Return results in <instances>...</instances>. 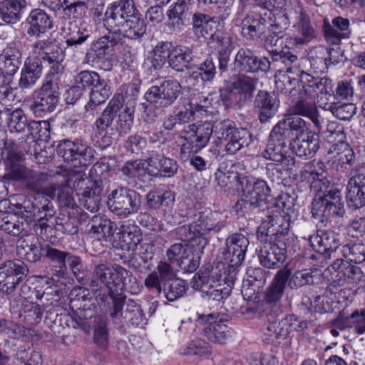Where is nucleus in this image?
Here are the masks:
<instances>
[{
    "mask_svg": "<svg viewBox=\"0 0 365 365\" xmlns=\"http://www.w3.org/2000/svg\"><path fill=\"white\" fill-rule=\"evenodd\" d=\"M290 218L289 216H277L268 222L264 221L257 228V238L263 242L273 240L282 242L286 245L289 240Z\"/></svg>",
    "mask_w": 365,
    "mask_h": 365,
    "instance_id": "obj_13",
    "label": "nucleus"
},
{
    "mask_svg": "<svg viewBox=\"0 0 365 365\" xmlns=\"http://www.w3.org/2000/svg\"><path fill=\"white\" fill-rule=\"evenodd\" d=\"M192 51L189 47L177 46L168 53L169 66L177 71H182L192 61Z\"/></svg>",
    "mask_w": 365,
    "mask_h": 365,
    "instance_id": "obj_40",
    "label": "nucleus"
},
{
    "mask_svg": "<svg viewBox=\"0 0 365 365\" xmlns=\"http://www.w3.org/2000/svg\"><path fill=\"white\" fill-rule=\"evenodd\" d=\"M148 206L150 209H158L162 205L168 206L174 202V195L171 191L150 190L146 196Z\"/></svg>",
    "mask_w": 365,
    "mask_h": 365,
    "instance_id": "obj_53",
    "label": "nucleus"
},
{
    "mask_svg": "<svg viewBox=\"0 0 365 365\" xmlns=\"http://www.w3.org/2000/svg\"><path fill=\"white\" fill-rule=\"evenodd\" d=\"M216 73V67L212 58H207L199 65L197 71L192 72L191 76L194 78H200L204 82H210L214 79Z\"/></svg>",
    "mask_w": 365,
    "mask_h": 365,
    "instance_id": "obj_58",
    "label": "nucleus"
},
{
    "mask_svg": "<svg viewBox=\"0 0 365 365\" xmlns=\"http://www.w3.org/2000/svg\"><path fill=\"white\" fill-rule=\"evenodd\" d=\"M22 214L28 219L29 222L37 220V226L41 229V234L43 230L46 232L49 230H56V219L55 210L51 201L42 196L35 199L31 204H25L23 207Z\"/></svg>",
    "mask_w": 365,
    "mask_h": 365,
    "instance_id": "obj_7",
    "label": "nucleus"
},
{
    "mask_svg": "<svg viewBox=\"0 0 365 365\" xmlns=\"http://www.w3.org/2000/svg\"><path fill=\"white\" fill-rule=\"evenodd\" d=\"M58 153L65 161L73 163L76 167L78 164H86V156H91V149L78 140L71 141L69 139H63L58 145Z\"/></svg>",
    "mask_w": 365,
    "mask_h": 365,
    "instance_id": "obj_24",
    "label": "nucleus"
},
{
    "mask_svg": "<svg viewBox=\"0 0 365 365\" xmlns=\"http://www.w3.org/2000/svg\"><path fill=\"white\" fill-rule=\"evenodd\" d=\"M312 272L307 269L297 270L292 275L290 271V277H289L287 284L288 287L292 289H298L304 285L309 284L312 282Z\"/></svg>",
    "mask_w": 365,
    "mask_h": 365,
    "instance_id": "obj_63",
    "label": "nucleus"
},
{
    "mask_svg": "<svg viewBox=\"0 0 365 365\" xmlns=\"http://www.w3.org/2000/svg\"><path fill=\"white\" fill-rule=\"evenodd\" d=\"M168 285L163 286V290L166 299L170 302H173L182 297L187 289L186 282L180 279H174L170 281Z\"/></svg>",
    "mask_w": 365,
    "mask_h": 365,
    "instance_id": "obj_55",
    "label": "nucleus"
},
{
    "mask_svg": "<svg viewBox=\"0 0 365 365\" xmlns=\"http://www.w3.org/2000/svg\"><path fill=\"white\" fill-rule=\"evenodd\" d=\"M135 14L133 0H120L106 7L104 27L113 34H119L130 14Z\"/></svg>",
    "mask_w": 365,
    "mask_h": 365,
    "instance_id": "obj_11",
    "label": "nucleus"
},
{
    "mask_svg": "<svg viewBox=\"0 0 365 365\" xmlns=\"http://www.w3.org/2000/svg\"><path fill=\"white\" fill-rule=\"evenodd\" d=\"M289 111L297 116L303 115L309 118L317 128L319 127V113L314 103L299 100L289 108Z\"/></svg>",
    "mask_w": 365,
    "mask_h": 365,
    "instance_id": "obj_49",
    "label": "nucleus"
},
{
    "mask_svg": "<svg viewBox=\"0 0 365 365\" xmlns=\"http://www.w3.org/2000/svg\"><path fill=\"white\" fill-rule=\"evenodd\" d=\"M103 192L102 182L91 181L81 192L78 193L81 204L88 211L93 212L100 209Z\"/></svg>",
    "mask_w": 365,
    "mask_h": 365,
    "instance_id": "obj_31",
    "label": "nucleus"
},
{
    "mask_svg": "<svg viewBox=\"0 0 365 365\" xmlns=\"http://www.w3.org/2000/svg\"><path fill=\"white\" fill-rule=\"evenodd\" d=\"M233 65L235 71L244 73H255L258 71L267 72L270 68L268 58L258 59L252 51L246 48H241L237 51Z\"/></svg>",
    "mask_w": 365,
    "mask_h": 365,
    "instance_id": "obj_18",
    "label": "nucleus"
},
{
    "mask_svg": "<svg viewBox=\"0 0 365 365\" xmlns=\"http://www.w3.org/2000/svg\"><path fill=\"white\" fill-rule=\"evenodd\" d=\"M181 92V85L175 80H166L160 86H153L145 93V98L150 106H144L148 117L151 106L157 108H166L174 103Z\"/></svg>",
    "mask_w": 365,
    "mask_h": 365,
    "instance_id": "obj_10",
    "label": "nucleus"
},
{
    "mask_svg": "<svg viewBox=\"0 0 365 365\" xmlns=\"http://www.w3.org/2000/svg\"><path fill=\"white\" fill-rule=\"evenodd\" d=\"M133 109L125 105L123 93H115L110 100L103 113L114 120L118 115L117 130L120 134H126L130 130L133 120Z\"/></svg>",
    "mask_w": 365,
    "mask_h": 365,
    "instance_id": "obj_16",
    "label": "nucleus"
},
{
    "mask_svg": "<svg viewBox=\"0 0 365 365\" xmlns=\"http://www.w3.org/2000/svg\"><path fill=\"white\" fill-rule=\"evenodd\" d=\"M89 285L98 289L103 286L107 288L106 294L97 295L98 304L100 307L110 306L113 299L122 295L123 289L132 294L140 292V284L133 274L119 264L111 265L107 262L95 264Z\"/></svg>",
    "mask_w": 365,
    "mask_h": 365,
    "instance_id": "obj_2",
    "label": "nucleus"
},
{
    "mask_svg": "<svg viewBox=\"0 0 365 365\" xmlns=\"http://www.w3.org/2000/svg\"><path fill=\"white\" fill-rule=\"evenodd\" d=\"M290 277V269L284 267L277 271L271 284L265 292V301L269 304H276L282 299L286 284Z\"/></svg>",
    "mask_w": 365,
    "mask_h": 365,
    "instance_id": "obj_32",
    "label": "nucleus"
},
{
    "mask_svg": "<svg viewBox=\"0 0 365 365\" xmlns=\"http://www.w3.org/2000/svg\"><path fill=\"white\" fill-rule=\"evenodd\" d=\"M177 161L152 152L148 157V174L153 177H172L178 171Z\"/></svg>",
    "mask_w": 365,
    "mask_h": 365,
    "instance_id": "obj_26",
    "label": "nucleus"
},
{
    "mask_svg": "<svg viewBox=\"0 0 365 365\" xmlns=\"http://www.w3.org/2000/svg\"><path fill=\"white\" fill-rule=\"evenodd\" d=\"M308 240L313 250L325 257H330L340 245L338 235L331 230H317L315 235H309Z\"/></svg>",
    "mask_w": 365,
    "mask_h": 365,
    "instance_id": "obj_25",
    "label": "nucleus"
},
{
    "mask_svg": "<svg viewBox=\"0 0 365 365\" xmlns=\"http://www.w3.org/2000/svg\"><path fill=\"white\" fill-rule=\"evenodd\" d=\"M287 334V327H284L282 320L275 319L269 323L263 340L267 344H279L280 339H284Z\"/></svg>",
    "mask_w": 365,
    "mask_h": 365,
    "instance_id": "obj_50",
    "label": "nucleus"
},
{
    "mask_svg": "<svg viewBox=\"0 0 365 365\" xmlns=\"http://www.w3.org/2000/svg\"><path fill=\"white\" fill-rule=\"evenodd\" d=\"M220 217L221 215L218 212L205 210L193 215V223L196 225L197 229H200L201 235L210 231L218 232L225 226Z\"/></svg>",
    "mask_w": 365,
    "mask_h": 365,
    "instance_id": "obj_34",
    "label": "nucleus"
},
{
    "mask_svg": "<svg viewBox=\"0 0 365 365\" xmlns=\"http://www.w3.org/2000/svg\"><path fill=\"white\" fill-rule=\"evenodd\" d=\"M111 93V88L105 79L96 84L92 88L90 99L85 106L86 112L93 111L98 106L105 103Z\"/></svg>",
    "mask_w": 365,
    "mask_h": 365,
    "instance_id": "obj_43",
    "label": "nucleus"
},
{
    "mask_svg": "<svg viewBox=\"0 0 365 365\" xmlns=\"http://www.w3.org/2000/svg\"><path fill=\"white\" fill-rule=\"evenodd\" d=\"M90 37L89 32L77 26L70 28L66 35L65 43L68 47H77L84 43Z\"/></svg>",
    "mask_w": 365,
    "mask_h": 365,
    "instance_id": "obj_64",
    "label": "nucleus"
},
{
    "mask_svg": "<svg viewBox=\"0 0 365 365\" xmlns=\"http://www.w3.org/2000/svg\"><path fill=\"white\" fill-rule=\"evenodd\" d=\"M42 60L47 63L50 66V76L54 79V76L51 77V75L58 74L63 72V66L62 62L64 59V56L62 51L56 46L54 48H51L50 51H46L41 56Z\"/></svg>",
    "mask_w": 365,
    "mask_h": 365,
    "instance_id": "obj_51",
    "label": "nucleus"
},
{
    "mask_svg": "<svg viewBox=\"0 0 365 365\" xmlns=\"http://www.w3.org/2000/svg\"><path fill=\"white\" fill-rule=\"evenodd\" d=\"M103 80L98 73L88 70L81 71L74 78L75 83L83 90L88 87H94Z\"/></svg>",
    "mask_w": 365,
    "mask_h": 365,
    "instance_id": "obj_62",
    "label": "nucleus"
},
{
    "mask_svg": "<svg viewBox=\"0 0 365 365\" xmlns=\"http://www.w3.org/2000/svg\"><path fill=\"white\" fill-rule=\"evenodd\" d=\"M203 334L210 341L215 343L222 344L230 336V330L228 327L220 322H216L208 325L202 329Z\"/></svg>",
    "mask_w": 365,
    "mask_h": 365,
    "instance_id": "obj_52",
    "label": "nucleus"
},
{
    "mask_svg": "<svg viewBox=\"0 0 365 365\" xmlns=\"http://www.w3.org/2000/svg\"><path fill=\"white\" fill-rule=\"evenodd\" d=\"M42 72V66L38 60L26 62L21 73L19 86L23 89L29 88L36 84Z\"/></svg>",
    "mask_w": 365,
    "mask_h": 365,
    "instance_id": "obj_44",
    "label": "nucleus"
},
{
    "mask_svg": "<svg viewBox=\"0 0 365 365\" xmlns=\"http://www.w3.org/2000/svg\"><path fill=\"white\" fill-rule=\"evenodd\" d=\"M323 30L327 41L331 44H338L342 38H348L351 35L349 20L342 16L334 18L331 24L324 21Z\"/></svg>",
    "mask_w": 365,
    "mask_h": 365,
    "instance_id": "obj_28",
    "label": "nucleus"
},
{
    "mask_svg": "<svg viewBox=\"0 0 365 365\" xmlns=\"http://www.w3.org/2000/svg\"><path fill=\"white\" fill-rule=\"evenodd\" d=\"M146 29V24L136 9L135 14H130L119 35L130 39H138L144 36Z\"/></svg>",
    "mask_w": 365,
    "mask_h": 365,
    "instance_id": "obj_41",
    "label": "nucleus"
},
{
    "mask_svg": "<svg viewBox=\"0 0 365 365\" xmlns=\"http://www.w3.org/2000/svg\"><path fill=\"white\" fill-rule=\"evenodd\" d=\"M286 73L299 76V81L301 82L304 92L308 96H313L318 92L321 94L332 92V81L329 78L313 77L304 71H300L298 68L293 67L288 68Z\"/></svg>",
    "mask_w": 365,
    "mask_h": 365,
    "instance_id": "obj_22",
    "label": "nucleus"
},
{
    "mask_svg": "<svg viewBox=\"0 0 365 365\" xmlns=\"http://www.w3.org/2000/svg\"><path fill=\"white\" fill-rule=\"evenodd\" d=\"M266 20L262 17L247 16L242 21V34L244 36L254 39L259 37L265 31Z\"/></svg>",
    "mask_w": 365,
    "mask_h": 365,
    "instance_id": "obj_48",
    "label": "nucleus"
},
{
    "mask_svg": "<svg viewBox=\"0 0 365 365\" xmlns=\"http://www.w3.org/2000/svg\"><path fill=\"white\" fill-rule=\"evenodd\" d=\"M124 294L115 297L110 302L109 309L110 317L112 322L119 327L124 324H130L135 327H143L146 324V319L140 307L133 299L125 302Z\"/></svg>",
    "mask_w": 365,
    "mask_h": 365,
    "instance_id": "obj_5",
    "label": "nucleus"
},
{
    "mask_svg": "<svg viewBox=\"0 0 365 365\" xmlns=\"http://www.w3.org/2000/svg\"><path fill=\"white\" fill-rule=\"evenodd\" d=\"M293 18L292 9L289 10L286 13L277 14L269 27V33L283 37L284 31L291 24L290 19Z\"/></svg>",
    "mask_w": 365,
    "mask_h": 365,
    "instance_id": "obj_57",
    "label": "nucleus"
},
{
    "mask_svg": "<svg viewBox=\"0 0 365 365\" xmlns=\"http://www.w3.org/2000/svg\"><path fill=\"white\" fill-rule=\"evenodd\" d=\"M328 270L334 286L358 284L364 278L360 267L344 259H336L328 268Z\"/></svg>",
    "mask_w": 365,
    "mask_h": 365,
    "instance_id": "obj_14",
    "label": "nucleus"
},
{
    "mask_svg": "<svg viewBox=\"0 0 365 365\" xmlns=\"http://www.w3.org/2000/svg\"><path fill=\"white\" fill-rule=\"evenodd\" d=\"M302 180H311V190L315 192L312 205V217L321 222H327L344 213L340 191L331 183L325 165L322 162L306 164L300 170Z\"/></svg>",
    "mask_w": 365,
    "mask_h": 365,
    "instance_id": "obj_1",
    "label": "nucleus"
},
{
    "mask_svg": "<svg viewBox=\"0 0 365 365\" xmlns=\"http://www.w3.org/2000/svg\"><path fill=\"white\" fill-rule=\"evenodd\" d=\"M89 234L98 240L106 239L113 235V223L105 215L93 216L88 224Z\"/></svg>",
    "mask_w": 365,
    "mask_h": 365,
    "instance_id": "obj_39",
    "label": "nucleus"
},
{
    "mask_svg": "<svg viewBox=\"0 0 365 365\" xmlns=\"http://www.w3.org/2000/svg\"><path fill=\"white\" fill-rule=\"evenodd\" d=\"M289 143L292 150L299 157H312L319 149V138H292Z\"/></svg>",
    "mask_w": 365,
    "mask_h": 365,
    "instance_id": "obj_47",
    "label": "nucleus"
},
{
    "mask_svg": "<svg viewBox=\"0 0 365 365\" xmlns=\"http://www.w3.org/2000/svg\"><path fill=\"white\" fill-rule=\"evenodd\" d=\"M68 252L58 250L53 246L46 244L45 255L50 263V269L53 276L63 278L68 273L66 258Z\"/></svg>",
    "mask_w": 365,
    "mask_h": 365,
    "instance_id": "obj_33",
    "label": "nucleus"
},
{
    "mask_svg": "<svg viewBox=\"0 0 365 365\" xmlns=\"http://www.w3.org/2000/svg\"><path fill=\"white\" fill-rule=\"evenodd\" d=\"M17 250H24L25 259L30 262H36L45 255L46 245H42L38 237L31 236L26 240L19 241Z\"/></svg>",
    "mask_w": 365,
    "mask_h": 365,
    "instance_id": "obj_38",
    "label": "nucleus"
},
{
    "mask_svg": "<svg viewBox=\"0 0 365 365\" xmlns=\"http://www.w3.org/2000/svg\"><path fill=\"white\" fill-rule=\"evenodd\" d=\"M248 238L242 233H234L225 240V247L220 252L227 267L222 282H218L205 295L209 299L221 301L227 298L236 280L237 269L242 264L249 245Z\"/></svg>",
    "mask_w": 365,
    "mask_h": 365,
    "instance_id": "obj_3",
    "label": "nucleus"
},
{
    "mask_svg": "<svg viewBox=\"0 0 365 365\" xmlns=\"http://www.w3.org/2000/svg\"><path fill=\"white\" fill-rule=\"evenodd\" d=\"M194 0H178L175 5L167 11L168 26L174 31L184 29L185 19L191 14Z\"/></svg>",
    "mask_w": 365,
    "mask_h": 365,
    "instance_id": "obj_30",
    "label": "nucleus"
},
{
    "mask_svg": "<svg viewBox=\"0 0 365 365\" xmlns=\"http://www.w3.org/2000/svg\"><path fill=\"white\" fill-rule=\"evenodd\" d=\"M309 60L311 68L316 73H326L331 64H337L340 61L338 50L323 46L312 48Z\"/></svg>",
    "mask_w": 365,
    "mask_h": 365,
    "instance_id": "obj_20",
    "label": "nucleus"
},
{
    "mask_svg": "<svg viewBox=\"0 0 365 365\" xmlns=\"http://www.w3.org/2000/svg\"><path fill=\"white\" fill-rule=\"evenodd\" d=\"M193 32L198 38H203L210 44L214 39L217 30H215V21L210 16L197 13L192 17Z\"/></svg>",
    "mask_w": 365,
    "mask_h": 365,
    "instance_id": "obj_36",
    "label": "nucleus"
},
{
    "mask_svg": "<svg viewBox=\"0 0 365 365\" xmlns=\"http://www.w3.org/2000/svg\"><path fill=\"white\" fill-rule=\"evenodd\" d=\"M58 99V82L56 79L47 76L41 87L34 93L30 109L36 117H44L55 110Z\"/></svg>",
    "mask_w": 365,
    "mask_h": 365,
    "instance_id": "obj_6",
    "label": "nucleus"
},
{
    "mask_svg": "<svg viewBox=\"0 0 365 365\" xmlns=\"http://www.w3.org/2000/svg\"><path fill=\"white\" fill-rule=\"evenodd\" d=\"M26 21L29 24L27 34L29 36L40 37L51 30L53 26L51 16L40 9L32 10Z\"/></svg>",
    "mask_w": 365,
    "mask_h": 365,
    "instance_id": "obj_29",
    "label": "nucleus"
},
{
    "mask_svg": "<svg viewBox=\"0 0 365 365\" xmlns=\"http://www.w3.org/2000/svg\"><path fill=\"white\" fill-rule=\"evenodd\" d=\"M270 192L269 186L263 180L247 184L242 190L241 198L235 205V211L249 213L259 209L269 201Z\"/></svg>",
    "mask_w": 365,
    "mask_h": 365,
    "instance_id": "obj_8",
    "label": "nucleus"
},
{
    "mask_svg": "<svg viewBox=\"0 0 365 365\" xmlns=\"http://www.w3.org/2000/svg\"><path fill=\"white\" fill-rule=\"evenodd\" d=\"M69 307L73 312L72 318L85 331H89L92 327L91 319L96 313L97 297L85 287H76L69 294Z\"/></svg>",
    "mask_w": 365,
    "mask_h": 365,
    "instance_id": "obj_4",
    "label": "nucleus"
},
{
    "mask_svg": "<svg viewBox=\"0 0 365 365\" xmlns=\"http://www.w3.org/2000/svg\"><path fill=\"white\" fill-rule=\"evenodd\" d=\"M26 6V0H4L0 3V15L6 23L14 24L21 18V11Z\"/></svg>",
    "mask_w": 365,
    "mask_h": 365,
    "instance_id": "obj_42",
    "label": "nucleus"
},
{
    "mask_svg": "<svg viewBox=\"0 0 365 365\" xmlns=\"http://www.w3.org/2000/svg\"><path fill=\"white\" fill-rule=\"evenodd\" d=\"M217 133L221 135L222 137H236L237 135L241 137H252L250 132L243 128H236L235 123L230 120H226L216 126Z\"/></svg>",
    "mask_w": 365,
    "mask_h": 365,
    "instance_id": "obj_59",
    "label": "nucleus"
},
{
    "mask_svg": "<svg viewBox=\"0 0 365 365\" xmlns=\"http://www.w3.org/2000/svg\"><path fill=\"white\" fill-rule=\"evenodd\" d=\"M328 153L336 154V156H339V160L341 161L343 163H351L354 157V153L349 144L342 139L332 144L328 150Z\"/></svg>",
    "mask_w": 365,
    "mask_h": 365,
    "instance_id": "obj_60",
    "label": "nucleus"
},
{
    "mask_svg": "<svg viewBox=\"0 0 365 365\" xmlns=\"http://www.w3.org/2000/svg\"><path fill=\"white\" fill-rule=\"evenodd\" d=\"M107 203L112 212L126 217L138 212L141 206V195L135 190L120 187L111 192Z\"/></svg>",
    "mask_w": 365,
    "mask_h": 365,
    "instance_id": "obj_9",
    "label": "nucleus"
},
{
    "mask_svg": "<svg viewBox=\"0 0 365 365\" xmlns=\"http://www.w3.org/2000/svg\"><path fill=\"white\" fill-rule=\"evenodd\" d=\"M254 103L255 108L258 109L262 123L272 118L277 110L278 103L276 99L265 91H258Z\"/></svg>",
    "mask_w": 365,
    "mask_h": 365,
    "instance_id": "obj_37",
    "label": "nucleus"
},
{
    "mask_svg": "<svg viewBox=\"0 0 365 365\" xmlns=\"http://www.w3.org/2000/svg\"><path fill=\"white\" fill-rule=\"evenodd\" d=\"M283 125V128L288 126L289 133L290 135H307L309 137L312 134L311 130L307 127L305 121L299 116L289 117L283 119V122L280 124Z\"/></svg>",
    "mask_w": 365,
    "mask_h": 365,
    "instance_id": "obj_56",
    "label": "nucleus"
},
{
    "mask_svg": "<svg viewBox=\"0 0 365 365\" xmlns=\"http://www.w3.org/2000/svg\"><path fill=\"white\" fill-rule=\"evenodd\" d=\"M24 160L25 155L21 150H10L4 158L6 173L4 179L24 183L31 170L24 165Z\"/></svg>",
    "mask_w": 365,
    "mask_h": 365,
    "instance_id": "obj_23",
    "label": "nucleus"
},
{
    "mask_svg": "<svg viewBox=\"0 0 365 365\" xmlns=\"http://www.w3.org/2000/svg\"><path fill=\"white\" fill-rule=\"evenodd\" d=\"M257 78L241 75L231 84L230 91L225 96L227 106L240 108L252 98Z\"/></svg>",
    "mask_w": 365,
    "mask_h": 365,
    "instance_id": "obj_12",
    "label": "nucleus"
},
{
    "mask_svg": "<svg viewBox=\"0 0 365 365\" xmlns=\"http://www.w3.org/2000/svg\"><path fill=\"white\" fill-rule=\"evenodd\" d=\"M48 179L49 176L46 173L31 169L24 185L28 190L34 192L47 195V191L51 187Z\"/></svg>",
    "mask_w": 365,
    "mask_h": 365,
    "instance_id": "obj_46",
    "label": "nucleus"
},
{
    "mask_svg": "<svg viewBox=\"0 0 365 365\" xmlns=\"http://www.w3.org/2000/svg\"><path fill=\"white\" fill-rule=\"evenodd\" d=\"M226 267L225 261L224 262H218L210 269L200 270L192 277L190 281L191 287L205 294L216 283L222 282L224 274H222L221 272L222 269L225 271Z\"/></svg>",
    "mask_w": 365,
    "mask_h": 365,
    "instance_id": "obj_19",
    "label": "nucleus"
},
{
    "mask_svg": "<svg viewBox=\"0 0 365 365\" xmlns=\"http://www.w3.org/2000/svg\"><path fill=\"white\" fill-rule=\"evenodd\" d=\"M28 272L26 265L19 259L8 260L0 264V291L9 294L14 291Z\"/></svg>",
    "mask_w": 365,
    "mask_h": 365,
    "instance_id": "obj_15",
    "label": "nucleus"
},
{
    "mask_svg": "<svg viewBox=\"0 0 365 365\" xmlns=\"http://www.w3.org/2000/svg\"><path fill=\"white\" fill-rule=\"evenodd\" d=\"M261 242L263 245L257 254L260 264L268 269L279 268L287 259V245L273 240H264Z\"/></svg>",
    "mask_w": 365,
    "mask_h": 365,
    "instance_id": "obj_17",
    "label": "nucleus"
},
{
    "mask_svg": "<svg viewBox=\"0 0 365 365\" xmlns=\"http://www.w3.org/2000/svg\"><path fill=\"white\" fill-rule=\"evenodd\" d=\"M293 16L298 19L294 27L296 29L294 40L297 44H304L315 38V31L310 24L309 17L299 3L293 11Z\"/></svg>",
    "mask_w": 365,
    "mask_h": 365,
    "instance_id": "obj_27",
    "label": "nucleus"
},
{
    "mask_svg": "<svg viewBox=\"0 0 365 365\" xmlns=\"http://www.w3.org/2000/svg\"><path fill=\"white\" fill-rule=\"evenodd\" d=\"M142 240L140 227L134 221H123L114 240V246L122 250L133 251Z\"/></svg>",
    "mask_w": 365,
    "mask_h": 365,
    "instance_id": "obj_21",
    "label": "nucleus"
},
{
    "mask_svg": "<svg viewBox=\"0 0 365 365\" xmlns=\"http://www.w3.org/2000/svg\"><path fill=\"white\" fill-rule=\"evenodd\" d=\"M284 152L285 150L283 138H269L267 149L262 155L267 159L279 162V158L283 155Z\"/></svg>",
    "mask_w": 365,
    "mask_h": 365,
    "instance_id": "obj_61",
    "label": "nucleus"
},
{
    "mask_svg": "<svg viewBox=\"0 0 365 365\" xmlns=\"http://www.w3.org/2000/svg\"><path fill=\"white\" fill-rule=\"evenodd\" d=\"M47 196L50 197H57L59 206L74 209L77 207L73 196L72 188L68 184L51 185L47 191Z\"/></svg>",
    "mask_w": 365,
    "mask_h": 365,
    "instance_id": "obj_45",
    "label": "nucleus"
},
{
    "mask_svg": "<svg viewBox=\"0 0 365 365\" xmlns=\"http://www.w3.org/2000/svg\"><path fill=\"white\" fill-rule=\"evenodd\" d=\"M343 256L349 262L355 264L365 261V242L346 244L342 247Z\"/></svg>",
    "mask_w": 365,
    "mask_h": 365,
    "instance_id": "obj_54",
    "label": "nucleus"
},
{
    "mask_svg": "<svg viewBox=\"0 0 365 365\" xmlns=\"http://www.w3.org/2000/svg\"><path fill=\"white\" fill-rule=\"evenodd\" d=\"M29 221L24 217L7 213L0 218V230L14 237L27 235Z\"/></svg>",
    "mask_w": 365,
    "mask_h": 365,
    "instance_id": "obj_35",
    "label": "nucleus"
}]
</instances>
